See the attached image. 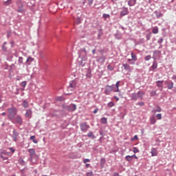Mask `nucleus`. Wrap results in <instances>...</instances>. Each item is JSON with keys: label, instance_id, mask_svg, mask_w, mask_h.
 I'll list each match as a JSON object with an SVG mask.
<instances>
[{"label": "nucleus", "instance_id": "nucleus-1", "mask_svg": "<svg viewBox=\"0 0 176 176\" xmlns=\"http://www.w3.org/2000/svg\"><path fill=\"white\" fill-rule=\"evenodd\" d=\"M7 111L8 113V119L10 120L11 122H13V120H14V117L17 115V108L12 106V107L8 108Z\"/></svg>", "mask_w": 176, "mask_h": 176}, {"label": "nucleus", "instance_id": "nucleus-2", "mask_svg": "<svg viewBox=\"0 0 176 176\" xmlns=\"http://www.w3.org/2000/svg\"><path fill=\"white\" fill-rule=\"evenodd\" d=\"M144 94H145L143 93L142 91H138L137 94H135V93L131 94V98L133 101H137V100H138V98H140V100H142V98H144Z\"/></svg>", "mask_w": 176, "mask_h": 176}, {"label": "nucleus", "instance_id": "nucleus-3", "mask_svg": "<svg viewBox=\"0 0 176 176\" xmlns=\"http://www.w3.org/2000/svg\"><path fill=\"white\" fill-rule=\"evenodd\" d=\"M62 108L65 111H68V112H74L76 110V104H71L69 105H67L65 104H62Z\"/></svg>", "mask_w": 176, "mask_h": 176}, {"label": "nucleus", "instance_id": "nucleus-4", "mask_svg": "<svg viewBox=\"0 0 176 176\" xmlns=\"http://www.w3.org/2000/svg\"><path fill=\"white\" fill-rule=\"evenodd\" d=\"M80 129L82 133H87L89 129H90V125L87 122H82L80 124Z\"/></svg>", "mask_w": 176, "mask_h": 176}, {"label": "nucleus", "instance_id": "nucleus-5", "mask_svg": "<svg viewBox=\"0 0 176 176\" xmlns=\"http://www.w3.org/2000/svg\"><path fill=\"white\" fill-rule=\"evenodd\" d=\"M87 56V52H86V49L81 48L78 51V58H86Z\"/></svg>", "mask_w": 176, "mask_h": 176}, {"label": "nucleus", "instance_id": "nucleus-6", "mask_svg": "<svg viewBox=\"0 0 176 176\" xmlns=\"http://www.w3.org/2000/svg\"><path fill=\"white\" fill-rule=\"evenodd\" d=\"M11 122L14 124H20V126H21V124H23V118L21 116H16L14 117V120Z\"/></svg>", "mask_w": 176, "mask_h": 176}, {"label": "nucleus", "instance_id": "nucleus-7", "mask_svg": "<svg viewBox=\"0 0 176 176\" xmlns=\"http://www.w3.org/2000/svg\"><path fill=\"white\" fill-rule=\"evenodd\" d=\"M164 85L166 86L168 90H171L174 87V82L171 80H166L164 81Z\"/></svg>", "mask_w": 176, "mask_h": 176}, {"label": "nucleus", "instance_id": "nucleus-8", "mask_svg": "<svg viewBox=\"0 0 176 176\" xmlns=\"http://www.w3.org/2000/svg\"><path fill=\"white\" fill-rule=\"evenodd\" d=\"M76 85H78V80L74 79L69 82V89H76Z\"/></svg>", "mask_w": 176, "mask_h": 176}, {"label": "nucleus", "instance_id": "nucleus-9", "mask_svg": "<svg viewBox=\"0 0 176 176\" xmlns=\"http://www.w3.org/2000/svg\"><path fill=\"white\" fill-rule=\"evenodd\" d=\"M129 14V8L123 7L120 12V17H123V16H127Z\"/></svg>", "mask_w": 176, "mask_h": 176}, {"label": "nucleus", "instance_id": "nucleus-10", "mask_svg": "<svg viewBox=\"0 0 176 176\" xmlns=\"http://www.w3.org/2000/svg\"><path fill=\"white\" fill-rule=\"evenodd\" d=\"M28 152L30 153V160L32 162L34 160V156H35V149L29 148Z\"/></svg>", "mask_w": 176, "mask_h": 176}, {"label": "nucleus", "instance_id": "nucleus-11", "mask_svg": "<svg viewBox=\"0 0 176 176\" xmlns=\"http://www.w3.org/2000/svg\"><path fill=\"white\" fill-rule=\"evenodd\" d=\"M161 56H162V51H160V50H155L153 52V55L152 57H155V60H156V58H160Z\"/></svg>", "mask_w": 176, "mask_h": 176}, {"label": "nucleus", "instance_id": "nucleus-12", "mask_svg": "<svg viewBox=\"0 0 176 176\" xmlns=\"http://www.w3.org/2000/svg\"><path fill=\"white\" fill-rule=\"evenodd\" d=\"M19 137V132L16 131V129H14L12 131V138L13 139V141L14 142H17V138Z\"/></svg>", "mask_w": 176, "mask_h": 176}, {"label": "nucleus", "instance_id": "nucleus-13", "mask_svg": "<svg viewBox=\"0 0 176 176\" xmlns=\"http://www.w3.org/2000/svg\"><path fill=\"white\" fill-rule=\"evenodd\" d=\"M112 92V91L111 90V87H109V85H107L105 86L104 87V94H106V96H111V93Z\"/></svg>", "mask_w": 176, "mask_h": 176}, {"label": "nucleus", "instance_id": "nucleus-14", "mask_svg": "<svg viewBox=\"0 0 176 176\" xmlns=\"http://www.w3.org/2000/svg\"><path fill=\"white\" fill-rule=\"evenodd\" d=\"M152 58L153 59V65L151 67V71H154L156 69V68H157V62L155 60V57H152Z\"/></svg>", "mask_w": 176, "mask_h": 176}, {"label": "nucleus", "instance_id": "nucleus-15", "mask_svg": "<svg viewBox=\"0 0 176 176\" xmlns=\"http://www.w3.org/2000/svg\"><path fill=\"white\" fill-rule=\"evenodd\" d=\"M25 117L30 118V119L32 118V110H31V109H26Z\"/></svg>", "mask_w": 176, "mask_h": 176}, {"label": "nucleus", "instance_id": "nucleus-16", "mask_svg": "<svg viewBox=\"0 0 176 176\" xmlns=\"http://www.w3.org/2000/svg\"><path fill=\"white\" fill-rule=\"evenodd\" d=\"M80 60H78L79 65L80 67H85L86 65V58H80Z\"/></svg>", "mask_w": 176, "mask_h": 176}, {"label": "nucleus", "instance_id": "nucleus-17", "mask_svg": "<svg viewBox=\"0 0 176 176\" xmlns=\"http://www.w3.org/2000/svg\"><path fill=\"white\" fill-rule=\"evenodd\" d=\"M122 67H124V69H125V71H129V72H131V67L129 66V64H127V63H124V64H122Z\"/></svg>", "mask_w": 176, "mask_h": 176}, {"label": "nucleus", "instance_id": "nucleus-18", "mask_svg": "<svg viewBox=\"0 0 176 176\" xmlns=\"http://www.w3.org/2000/svg\"><path fill=\"white\" fill-rule=\"evenodd\" d=\"M154 13H155L157 19H161V17H163V16H164L163 13H162V12H160V11L156 10L154 12Z\"/></svg>", "mask_w": 176, "mask_h": 176}, {"label": "nucleus", "instance_id": "nucleus-19", "mask_svg": "<svg viewBox=\"0 0 176 176\" xmlns=\"http://www.w3.org/2000/svg\"><path fill=\"white\" fill-rule=\"evenodd\" d=\"M137 3V0H129L128 5L129 6H135Z\"/></svg>", "mask_w": 176, "mask_h": 176}, {"label": "nucleus", "instance_id": "nucleus-20", "mask_svg": "<svg viewBox=\"0 0 176 176\" xmlns=\"http://www.w3.org/2000/svg\"><path fill=\"white\" fill-rule=\"evenodd\" d=\"M105 59H106L105 56H98L97 61H98V63H105Z\"/></svg>", "mask_w": 176, "mask_h": 176}, {"label": "nucleus", "instance_id": "nucleus-21", "mask_svg": "<svg viewBox=\"0 0 176 176\" xmlns=\"http://www.w3.org/2000/svg\"><path fill=\"white\" fill-rule=\"evenodd\" d=\"M151 156H157V149L152 148L151 149Z\"/></svg>", "mask_w": 176, "mask_h": 176}, {"label": "nucleus", "instance_id": "nucleus-22", "mask_svg": "<svg viewBox=\"0 0 176 176\" xmlns=\"http://www.w3.org/2000/svg\"><path fill=\"white\" fill-rule=\"evenodd\" d=\"M87 135L88 138H92V140L96 138V135L93 133L92 131L89 132Z\"/></svg>", "mask_w": 176, "mask_h": 176}, {"label": "nucleus", "instance_id": "nucleus-23", "mask_svg": "<svg viewBox=\"0 0 176 176\" xmlns=\"http://www.w3.org/2000/svg\"><path fill=\"white\" fill-rule=\"evenodd\" d=\"M164 82V80H158L156 81V85L157 87H163V83Z\"/></svg>", "mask_w": 176, "mask_h": 176}, {"label": "nucleus", "instance_id": "nucleus-24", "mask_svg": "<svg viewBox=\"0 0 176 176\" xmlns=\"http://www.w3.org/2000/svg\"><path fill=\"white\" fill-rule=\"evenodd\" d=\"M120 86V81H118L116 85H114V87L116 89V91L118 93H120V90L119 89V87Z\"/></svg>", "mask_w": 176, "mask_h": 176}, {"label": "nucleus", "instance_id": "nucleus-25", "mask_svg": "<svg viewBox=\"0 0 176 176\" xmlns=\"http://www.w3.org/2000/svg\"><path fill=\"white\" fill-rule=\"evenodd\" d=\"M103 34L102 29H99L98 33V39H101V36H102Z\"/></svg>", "mask_w": 176, "mask_h": 176}, {"label": "nucleus", "instance_id": "nucleus-26", "mask_svg": "<svg viewBox=\"0 0 176 176\" xmlns=\"http://www.w3.org/2000/svg\"><path fill=\"white\" fill-rule=\"evenodd\" d=\"M151 124H155L156 123V118H155V116H153L150 118Z\"/></svg>", "mask_w": 176, "mask_h": 176}, {"label": "nucleus", "instance_id": "nucleus-27", "mask_svg": "<svg viewBox=\"0 0 176 176\" xmlns=\"http://www.w3.org/2000/svg\"><path fill=\"white\" fill-rule=\"evenodd\" d=\"M110 89L111 91H113L114 93H118V91L116 90V87H115V85H109Z\"/></svg>", "mask_w": 176, "mask_h": 176}, {"label": "nucleus", "instance_id": "nucleus-28", "mask_svg": "<svg viewBox=\"0 0 176 176\" xmlns=\"http://www.w3.org/2000/svg\"><path fill=\"white\" fill-rule=\"evenodd\" d=\"M18 163L21 164V166H25V161L23 160V158H20L18 161Z\"/></svg>", "mask_w": 176, "mask_h": 176}, {"label": "nucleus", "instance_id": "nucleus-29", "mask_svg": "<svg viewBox=\"0 0 176 176\" xmlns=\"http://www.w3.org/2000/svg\"><path fill=\"white\" fill-rule=\"evenodd\" d=\"M153 112H154L155 113H156V112H162V108L160 107V106H157L156 109H154L153 110Z\"/></svg>", "mask_w": 176, "mask_h": 176}, {"label": "nucleus", "instance_id": "nucleus-30", "mask_svg": "<svg viewBox=\"0 0 176 176\" xmlns=\"http://www.w3.org/2000/svg\"><path fill=\"white\" fill-rule=\"evenodd\" d=\"M32 61H34V58H32V57H28L26 60V63H27L28 65H30L31 63H32Z\"/></svg>", "mask_w": 176, "mask_h": 176}, {"label": "nucleus", "instance_id": "nucleus-31", "mask_svg": "<svg viewBox=\"0 0 176 176\" xmlns=\"http://www.w3.org/2000/svg\"><path fill=\"white\" fill-rule=\"evenodd\" d=\"M100 123H102V124H107V118H102L101 119H100Z\"/></svg>", "mask_w": 176, "mask_h": 176}, {"label": "nucleus", "instance_id": "nucleus-32", "mask_svg": "<svg viewBox=\"0 0 176 176\" xmlns=\"http://www.w3.org/2000/svg\"><path fill=\"white\" fill-rule=\"evenodd\" d=\"M125 160H126V162H133V157L131 155H126Z\"/></svg>", "mask_w": 176, "mask_h": 176}, {"label": "nucleus", "instance_id": "nucleus-33", "mask_svg": "<svg viewBox=\"0 0 176 176\" xmlns=\"http://www.w3.org/2000/svg\"><path fill=\"white\" fill-rule=\"evenodd\" d=\"M131 56L133 61H137V55L134 52H131Z\"/></svg>", "mask_w": 176, "mask_h": 176}, {"label": "nucleus", "instance_id": "nucleus-34", "mask_svg": "<svg viewBox=\"0 0 176 176\" xmlns=\"http://www.w3.org/2000/svg\"><path fill=\"white\" fill-rule=\"evenodd\" d=\"M23 108H28L29 104H28V102L27 100H23Z\"/></svg>", "mask_w": 176, "mask_h": 176}, {"label": "nucleus", "instance_id": "nucleus-35", "mask_svg": "<svg viewBox=\"0 0 176 176\" xmlns=\"http://www.w3.org/2000/svg\"><path fill=\"white\" fill-rule=\"evenodd\" d=\"M114 36L116 37V39H122V34L120 33H116L114 34Z\"/></svg>", "mask_w": 176, "mask_h": 176}, {"label": "nucleus", "instance_id": "nucleus-36", "mask_svg": "<svg viewBox=\"0 0 176 176\" xmlns=\"http://www.w3.org/2000/svg\"><path fill=\"white\" fill-rule=\"evenodd\" d=\"M30 140L34 142V144H38V140L35 139V135L31 136Z\"/></svg>", "mask_w": 176, "mask_h": 176}, {"label": "nucleus", "instance_id": "nucleus-37", "mask_svg": "<svg viewBox=\"0 0 176 176\" xmlns=\"http://www.w3.org/2000/svg\"><path fill=\"white\" fill-rule=\"evenodd\" d=\"M56 101H65V98L63 96H58L56 98Z\"/></svg>", "mask_w": 176, "mask_h": 176}, {"label": "nucleus", "instance_id": "nucleus-38", "mask_svg": "<svg viewBox=\"0 0 176 176\" xmlns=\"http://www.w3.org/2000/svg\"><path fill=\"white\" fill-rule=\"evenodd\" d=\"M10 4H12V0H7L3 3V5H5V6H9V5H10Z\"/></svg>", "mask_w": 176, "mask_h": 176}, {"label": "nucleus", "instance_id": "nucleus-39", "mask_svg": "<svg viewBox=\"0 0 176 176\" xmlns=\"http://www.w3.org/2000/svg\"><path fill=\"white\" fill-rule=\"evenodd\" d=\"M102 17H103V19H104V20H107V19H109V17H111V16L109 14H103Z\"/></svg>", "mask_w": 176, "mask_h": 176}, {"label": "nucleus", "instance_id": "nucleus-40", "mask_svg": "<svg viewBox=\"0 0 176 176\" xmlns=\"http://www.w3.org/2000/svg\"><path fill=\"white\" fill-rule=\"evenodd\" d=\"M152 32L153 34H157V32H159V29L157 28H153Z\"/></svg>", "mask_w": 176, "mask_h": 176}, {"label": "nucleus", "instance_id": "nucleus-41", "mask_svg": "<svg viewBox=\"0 0 176 176\" xmlns=\"http://www.w3.org/2000/svg\"><path fill=\"white\" fill-rule=\"evenodd\" d=\"M86 76H87V78H91L92 75H91V72L90 70H89V71L87 72Z\"/></svg>", "mask_w": 176, "mask_h": 176}, {"label": "nucleus", "instance_id": "nucleus-42", "mask_svg": "<svg viewBox=\"0 0 176 176\" xmlns=\"http://www.w3.org/2000/svg\"><path fill=\"white\" fill-rule=\"evenodd\" d=\"M115 106V103H113V102H110L107 104V107L109 108H112V107H114Z\"/></svg>", "mask_w": 176, "mask_h": 176}, {"label": "nucleus", "instance_id": "nucleus-43", "mask_svg": "<svg viewBox=\"0 0 176 176\" xmlns=\"http://www.w3.org/2000/svg\"><path fill=\"white\" fill-rule=\"evenodd\" d=\"M23 4L19 8V9L17 10L18 13H23Z\"/></svg>", "mask_w": 176, "mask_h": 176}, {"label": "nucleus", "instance_id": "nucleus-44", "mask_svg": "<svg viewBox=\"0 0 176 176\" xmlns=\"http://www.w3.org/2000/svg\"><path fill=\"white\" fill-rule=\"evenodd\" d=\"M151 58H152V56H151V55H147L144 57V60L146 61H149V60H151Z\"/></svg>", "mask_w": 176, "mask_h": 176}, {"label": "nucleus", "instance_id": "nucleus-45", "mask_svg": "<svg viewBox=\"0 0 176 176\" xmlns=\"http://www.w3.org/2000/svg\"><path fill=\"white\" fill-rule=\"evenodd\" d=\"M133 153H138V152H140V150H138V148H137V147H133Z\"/></svg>", "mask_w": 176, "mask_h": 176}, {"label": "nucleus", "instance_id": "nucleus-46", "mask_svg": "<svg viewBox=\"0 0 176 176\" xmlns=\"http://www.w3.org/2000/svg\"><path fill=\"white\" fill-rule=\"evenodd\" d=\"M0 155H1V156L6 155V151L5 150L1 151Z\"/></svg>", "mask_w": 176, "mask_h": 176}, {"label": "nucleus", "instance_id": "nucleus-47", "mask_svg": "<svg viewBox=\"0 0 176 176\" xmlns=\"http://www.w3.org/2000/svg\"><path fill=\"white\" fill-rule=\"evenodd\" d=\"M18 63H19V64H23V57L20 56V57L19 58Z\"/></svg>", "mask_w": 176, "mask_h": 176}, {"label": "nucleus", "instance_id": "nucleus-48", "mask_svg": "<svg viewBox=\"0 0 176 176\" xmlns=\"http://www.w3.org/2000/svg\"><path fill=\"white\" fill-rule=\"evenodd\" d=\"M76 23L77 24H80V23H82V20H80V18L78 17L76 19Z\"/></svg>", "mask_w": 176, "mask_h": 176}, {"label": "nucleus", "instance_id": "nucleus-49", "mask_svg": "<svg viewBox=\"0 0 176 176\" xmlns=\"http://www.w3.org/2000/svg\"><path fill=\"white\" fill-rule=\"evenodd\" d=\"M163 41H164V39H163V38H160L157 41V43H159V45H162V43H163Z\"/></svg>", "mask_w": 176, "mask_h": 176}, {"label": "nucleus", "instance_id": "nucleus-50", "mask_svg": "<svg viewBox=\"0 0 176 176\" xmlns=\"http://www.w3.org/2000/svg\"><path fill=\"white\" fill-rule=\"evenodd\" d=\"M2 51L3 52H8V47H6V46H5V45H2Z\"/></svg>", "mask_w": 176, "mask_h": 176}, {"label": "nucleus", "instance_id": "nucleus-51", "mask_svg": "<svg viewBox=\"0 0 176 176\" xmlns=\"http://www.w3.org/2000/svg\"><path fill=\"white\" fill-rule=\"evenodd\" d=\"M156 118L158 119V120H160L162 119V113L157 114Z\"/></svg>", "mask_w": 176, "mask_h": 176}, {"label": "nucleus", "instance_id": "nucleus-52", "mask_svg": "<svg viewBox=\"0 0 176 176\" xmlns=\"http://www.w3.org/2000/svg\"><path fill=\"white\" fill-rule=\"evenodd\" d=\"M0 159H2L3 160H8L9 158L8 157H5V155H0Z\"/></svg>", "mask_w": 176, "mask_h": 176}, {"label": "nucleus", "instance_id": "nucleus-53", "mask_svg": "<svg viewBox=\"0 0 176 176\" xmlns=\"http://www.w3.org/2000/svg\"><path fill=\"white\" fill-rule=\"evenodd\" d=\"M137 140H138V136L135 135L133 138L131 139V141H135Z\"/></svg>", "mask_w": 176, "mask_h": 176}, {"label": "nucleus", "instance_id": "nucleus-54", "mask_svg": "<svg viewBox=\"0 0 176 176\" xmlns=\"http://www.w3.org/2000/svg\"><path fill=\"white\" fill-rule=\"evenodd\" d=\"M151 97H155L156 96V91H151Z\"/></svg>", "mask_w": 176, "mask_h": 176}, {"label": "nucleus", "instance_id": "nucleus-55", "mask_svg": "<svg viewBox=\"0 0 176 176\" xmlns=\"http://www.w3.org/2000/svg\"><path fill=\"white\" fill-rule=\"evenodd\" d=\"M21 85L22 87H25L27 86V81H23Z\"/></svg>", "mask_w": 176, "mask_h": 176}, {"label": "nucleus", "instance_id": "nucleus-56", "mask_svg": "<svg viewBox=\"0 0 176 176\" xmlns=\"http://www.w3.org/2000/svg\"><path fill=\"white\" fill-rule=\"evenodd\" d=\"M100 164H105V158L100 159Z\"/></svg>", "mask_w": 176, "mask_h": 176}, {"label": "nucleus", "instance_id": "nucleus-57", "mask_svg": "<svg viewBox=\"0 0 176 176\" xmlns=\"http://www.w3.org/2000/svg\"><path fill=\"white\" fill-rule=\"evenodd\" d=\"M9 149L12 153H14V152H16V150H14L13 147H10Z\"/></svg>", "mask_w": 176, "mask_h": 176}, {"label": "nucleus", "instance_id": "nucleus-58", "mask_svg": "<svg viewBox=\"0 0 176 176\" xmlns=\"http://www.w3.org/2000/svg\"><path fill=\"white\" fill-rule=\"evenodd\" d=\"M107 69H109V71H113V67H112L110 65H109L107 66Z\"/></svg>", "mask_w": 176, "mask_h": 176}, {"label": "nucleus", "instance_id": "nucleus-59", "mask_svg": "<svg viewBox=\"0 0 176 176\" xmlns=\"http://www.w3.org/2000/svg\"><path fill=\"white\" fill-rule=\"evenodd\" d=\"M137 105H140V107H144L145 105V103L144 102H140L138 103Z\"/></svg>", "mask_w": 176, "mask_h": 176}, {"label": "nucleus", "instance_id": "nucleus-60", "mask_svg": "<svg viewBox=\"0 0 176 176\" xmlns=\"http://www.w3.org/2000/svg\"><path fill=\"white\" fill-rule=\"evenodd\" d=\"M25 168H25L21 169L20 170V173H21V175H25V173H24V170H25Z\"/></svg>", "mask_w": 176, "mask_h": 176}, {"label": "nucleus", "instance_id": "nucleus-61", "mask_svg": "<svg viewBox=\"0 0 176 176\" xmlns=\"http://www.w3.org/2000/svg\"><path fill=\"white\" fill-rule=\"evenodd\" d=\"M87 176H93V171L87 172Z\"/></svg>", "mask_w": 176, "mask_h": 176}, {"label": "nucleus", "instance_id": "nucleus-62", "mask_svg": "<svg viewBox=\"0 0 176 176\" xmlns=\"http://www.w3.org/2000/svg\"><path fill=\"white\" fill-rule=\"evenodd\" d=\"M146 41H150L151 40V34H146Z\"/></svg>", "mask_w": 176, "mask_h": 176}, {"label": "nucleus", "instance_id": "nucleus-63", "mask_svg": "<svg viewBox=\"0 0 176 176\" xmlns=\"http://www.w3.org/2000/svg\"><path fill=\"white\" fill-rule=\"evenodd\" d=\"M89 162H90V160H89V159H85V160H83V162H84V163H88Z\"/></svg>", "mask_w": 176, "mask_h": 176}, {"label": "nucleus", "instance_id": "nucleus-64", "mask_svg": "<svg viewBox=\"0 0 176 176\" xmlns=\"http://www.w3.org/2000/svg\"><path fill=\"white\" fill-rule=\"evenodd\" d=\"M98 112V109H95L94 110V113H97Z\"/></svg>", "mask_w": 176, "mask_h": 176}]
</instances>
